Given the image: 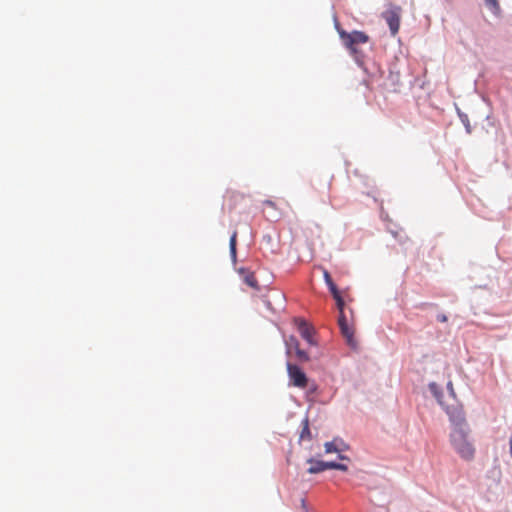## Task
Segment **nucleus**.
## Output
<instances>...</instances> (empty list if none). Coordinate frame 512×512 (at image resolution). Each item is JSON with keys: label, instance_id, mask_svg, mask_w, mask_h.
<instances>
[{"label": "nucleus", "instance_id": "obj_1", "mask_svg": "<svg viewBox=\"0 0 512 512\" xmlns=\"http://www.w3.org/2000/svg\"><path fill=\"white\" fill-rule=\"evenodd\" d=\"M445 410L454 426L450 434V442L453 449L463 460L472 461L475 457L476 449L469 440V428L462 406L458 404L446 405Z\"/></svg>", "mask_w": 512, "mask_h": 512}, {"label": "nucleus", "instance_id": "obj_2", "mask_svg": "<svg viewBox=\"0 0 512 512\" xmlns=\"http://www.w3.org/2000/svg\"><path fill=\"white\" fill-rule=\"evenodd\" d=\"M337 31L344 46L357 59L360 53L358 46L366 44L369 41V36L362 31L354 30L352 32H346L339 27H337Z\"/></svg>", "mask_w": 512, "mask_h": 512}, {"label": "nucleus", "instance_id": "obj_3", "mask_svg": "<svg viewBox=\"0 0 512 512\" xmlns=\"http://www.w3.org/2000/svg\"><path fill=\"white\" fill-rule=\"evenodd\" d=\"M402 8L398 5L388 4L387 9L382 13V18L389 26L392 36H395L400 28Z\"/></svg>", "mask_w": 512, "mask_h": 512}, {"label": "nucleus", "instance_id": "obj_4", "mask_svg": "<svg viewBox=\"0 0 512 512\" xmlns=\"http://www.w3.org/2000/svg\"><path fill=\"white\" fill-rule=\"evenodd\" d=\"M287 372L291 385L304 389L307 387L308 378L300 367L290 362L287 363Z\"/></svg>", "mask_w": 512, "mask_h": 512}, {"label": "nucleus", "instance_id": "obj_5", "mask_svg": "<svg viewBox=\"0 0 512 512\" xmlns=\"http://www.w3.org/2000/svg\"><path fill=\"white\" fill-rule=\"evenodd\" d=\"M338 324L347 344L350 347L355 348L357 346V341L354 337V329L348 324L345 315H339Z\"/></svg>", "mask_w": 512, "mask_h": 512}, {"label": "nucleus", "instance_id": "obj_6", "mask_svg": "<svg viewBox=\"0 0 512 512\" xmlns=\"http://www.w3.org/2000/svg\"><path fill=\"white\" fill-rule=\"evenodd\" d=\"M324 448H325V452L327 454H329V453H341V452L345 451L348 447L341 439L335 438L334 440H332L330 442H326L324 444ZM338 458L340 460H348V457L345 455H342V454H339Z\"/></svg>", "mask_w": 512, "mask_h": 512}, {"label": "nucleus", "instance_id": "obj_7", "mask_svg": "<svg viewBox=\"0 0 512 512\" xmlns=\"http://www.w3.org/2000/svg\"><path fill=\"white\" fill-rule=\"evenodd\" d=\"M238 272L243 276V280L248 286L255 290H259L258 281L253 272L245 268H240Z\"/></svg>", "mask_w": 512, "mask_h": 512}, {"label": "nucleus", "instance_id": "obj_8", "mask_svg": "<svg viewBox=\"0 0 512 512\" xmlns=\"http://www.w3.org/2000/svg\"><path fill=\"white\" fill-rule=\"evenodd\" d=\"M298 330L303 339H305L310 345H315L313 340V330L307 323L303 321L300 322Z\"/></svg>", "mask_w": 512, "mask_h": 512}, {"label": "nucleus", "instance_id": "obj_9", "mask_svg": "<svg viewBox=\"0 0 512 512\" xmlns=\"http://www.w3.org/2000/svg\"><path fill=\"white\" fill-rule=\"evenodd\" d=\"M307 462L311 464V466L308 469L309 474H317V473L325 471L324 461H317V460L310 458V459H308Z\"/></svg>", "mask_w": 512, "mask_h": 512}, {"label": "nucleus", "instance_id": "obj_10", "mask_svg": "<svg viewBox=\"0 0 512 512\" xmlns=\"http://www.w3.org/2000/svg\"><path fill=\"white\" fill-rule=\"evenodd\" d=\"M236 243H237V231H234L230 237L229 246H230V254L232 261L236 262Z\"/></svg>", "mask_w": 512, "mask_h": 512}, {"label": "nucleus", "instance_id": "obj_11", "mask_svg": "<svg viewBox=\"0 0 512 512\" xmlns=\"http://www.w3.org/2000/svg\"><path fill=\"white\" fill-rule=\"evenodd\" d=\"M331 294L336 301V305L339 310V315H344V300L339 290H336V292H332Z\"/></svg>", "mask_w": 512, "mask_h": 512}, {"label": "nucleus", "instance_id": "obj_12", "mask_svg": "<svg viewBox=\"0 0 512 512\" xmlns=\"http://www.w3.org/2000/svg\"><path fill=\"white\" fill-rule=\"evenodd\" d=\"M323 277H324L325 283L327 284L330 292L331 293L336 292V290H338V288L335 285V283L333 282L330 273L326 269L323 270Z\"/></svg>", "mask_w": 512, "mask_h": 512}, {"label": "nucleus", "instance_id": "obj_13", "mask_svg": "<svg viewBox=\"0 0 512 512\" xmlns=\"http://www.w3.org/2000/svg\"><path fill=\"white\" fill-rule=\"evenodd\" d=\"M287 352L290 353L291 351L295 352V349L299 347V342L294 336H290L285 340Z\"/></svg>", "mask_w": 512, "mask_h": 512}, {"label": "nucleus", "instance_id": "obj_14", "mask_svg": "<svg viewBox=\"0 0 512 512\" xmlns=\"http://www.w3.org/2000/svg\"><path fill=\"white\" fill-rule=\"evenodd\" d=\"M295 354L301 362L309 361V355L304 350L300 349V346L295 349Z\"/></svg>", "mask_w": 512, "mask_h": 512}, {"label": "nucleus", "instance_id": "obj_15", "mask_svg": "<svg viewBox=\"0 0 512 512\" xmlns=\"http://www.w3.org/2000/svg\"><path fill=\"white\" fill-rule=\"evenodd\" d=\"M305 436L310 437V430H309L308 420L307 419L304 422V427H303V430L301 432V438L303 439Z\"/></svg>", "mask_w": 512, "mask_h": 512}, {"label": "nucleus", "instance_id": "obj_16", "mask_svg": "<svg viewBox=\"0 0 512 512\" xmlns=\"http://www.w3.org/2000/svg\"><path fill=\"white\" fill-rule=\"evenodd\" d=\"M336 466H337V462H325L324 461V469L325 470H328V469H335L336 470Z\"/></svg>", "mask_w": 512, "mask_h": 512}, {"label": "nucleus", "instance_id": "obj_17", "mask_svg": "<svg viewBox=\"0 0 512 512\" xmlns=\"http://www.w3.org/2000/svg\"><path fill=\"white\" fill-rule=\"evenodd\" d=\"M336 470L346 472L348 470V466L342 463H337Z\"/></svg>", "mask_w": 512, "mask_h": 512}, {"label": "nucleus", "instance_id": "obj_18", "mask_svg": "<svg viewBox=\"0 0 512 512\" xmlns=\"http://www.w3.org/2000/svg\"><path fill=\"white\" fill-rule=\"evenodd\" d=\"M486 3L489 6L494 7V8H498V6H499L498 0H486Z\"/></svg>", "mask_w": 512, "mask_h": 512}, {"label": "nucleus", "instance_id": "obj_19", "mask_svg": "<svg viewBox=\"0 0 512 512\" xmlns=\"http://www.w3.org/2000/svg\"><path fill=\"white\" fill-rule=\"evenodd\" d=\"M263 205L266 206V207H270V208H275V203L271 200H265L263 202Z\"/></svg>", "mask_w": 512, "mask_h": 512}, {"label": "nucleus", "instance_id": "obj_20", "mask_svg": "<svg viewBox=\"0 0 512 512\" xmlns=\"http://www.w3.org/2000/svg\"><path fill=\"white\" fill-rule=\"evenodd\" d=\"M437 319L440 322H446L447 321V316L444 315V314H440V315L437 316Z\"/></svg>", "mask_w": 512, "mask_h": 512}, {"label": "nucleus", "instance_id": "obj_21", "mask_svg": "<svg viewBox=\"0 0 512 512\" xmlns=\"http://www.w3.org/2000/svg\"><path fill=\"white\" fill-rule=\"evenodd\" d=\"M448 388L450 389L451 394L453 395L454 393H453L452 383H449V384H448Z\"/></svg>", "mask_w": 512, "mask_h": 512}]
</instances>
